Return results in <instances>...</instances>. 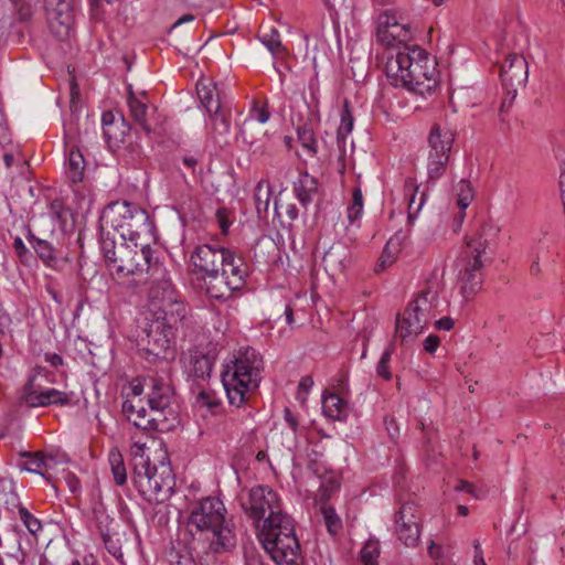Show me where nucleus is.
Returning <instances> with one entry per match:
<instances>
[{"label": "nucleus", "mask_w": 565, "mask_h": 565, "mask_svg": "<svg viewBox=\"0 0 565 565\" xmlns=\"http://www.w3.org/2000/svg\"><path fill=\"white\" fill-rule=\"evenodd\" d=\"M245 513L255 521L264 520L257 536L266 553L277 565H298L300 545L294 521L282 513L278 494L268 486L253 487L242 503Z\"/></svg>", "instance_id": "obj_1"}, {"label": "nucleus", "mask_w": 565, "mask_h": 565, "mask_svg": "<svg viewBox=\"0 0 565 565\" xmlns=\"http://www.w3.org/2000/svg\"><path fill=\"white\" fill-rule=\"evenodd\" d=\"M186 315L188 307L172 281L164 277L156 281L149 291V322L145 329L146 337L141 339L143 349L153 356L164 358Z\"/></svg>", "instance_id": "obj_2"}, {"label": "nucleus", "mask_w": 565, "mask_h": 565, "mask_svg": "<svg viewBox=\"0 0 565 565\" xmlns=\"http://www.w3.org/2000/svg\"><path fill=\"white\" fill-rule=\"evenodd\" d=\"M132 482L139 494L151 504L167 501L174 487V476L163 443L153 437L135 439L130 446Z\"/></svg>", "instance_id": "obj_3"}, {"label": "nucleus", "mask_w": 565, "mask_h": 565, "mask_svg": "<svg viewBox=\"0 0 565 565\" xmlns=\"http://www.w3.org/2000/svg\"><path fill=\"white\" fill-rule=\"evenodd\" d=\"M385 72L392 86L424 97L438 85L436 62L418 45L404 46L387 57Z\"/></svg>", "instance_id": "obj_4"}, {"label": "nucleus", "mask_w": 565, "mask_h": 565, "mask_svg": "<svg viewBox=\"0 0 565 565\" xmlns=\"http://www.w3.org/2000/svg\"><path fill=\"white\" fill-rule=\"evenodd\" d=\"M263 371L264 360L257 350L245 347L236 351L222 372V383L232 406L241 407L247 402L259 386Z\"/></svg>", "instance_id": "obj_5"}, {"label": "nucleus", "mask_w": 565, "mask_h": 565, "mask_svg": "<svg viewBox=\"0 0 565 565\" xmlns=\"http://www.w3.org/2000/svg\"><path fill=\"white\" fill-rule=\"evenodd\" d=\"M190 531L207 532L212 535L213 548L216 553L228 551L236 544L233 524L226 518V509L217 497H206L196 501L188 519Z\"/></svg>", "instance_id": "obj_6"}, {"label": "nucleus", "mask_w": 565, "mask_h": 565, "mask_svg": "<svg viewBox=\"0 0 565 565\" xmlns=\"http://www.w3.org/2000/svg\"><path fill=\"white\" fill-rule=\"evenodd\" d=\"M104 227L117 232L124 242L154 241V224L148 212L127 201H116L103 211Z\"/></svg>", "instance_id": "obj_7"}, {"label": "nucleus", "mask_w": 565, "mask_h": 565, "mask_svg": "<svg viewBox=\"0 0 565 565\" xmlns=\"http://www.w3.org/2000/svg\"><path fill=\"white\" fill-rule=\"evenodd\" d=\"M499 228L490 223L481 224L476 232L466 237V244L455 260V269L484 273L492 257L488 249L495 241Z\"/></svg>", "instance_id": "obj_8"}, {"label": "nucleus", "mask_w": 565, "mask_h": 565, "mask_svg": "<svg viewBox=\"0 0 565 565\" xmlns=\"http://www.w3.org/2000/svg\"><path fill=\"white\" fill-rule=\"evenodd\" d=\"M152 241L131 242L135 248L119 244L117 257L113 258L107 266L111 275L124 278L129 275H138L150 269L160 270L158 259L153 257V250L150 247Z\"/></svg>", "instance_id": "obj_9"}, {"label": "nucleus", "mask_w": 565, "mask_h": 565, "mask_svg": "<svg viewBox=\"0 0 565 565\" xmlns=\"http://www.w3.org/2000/svg\"><path fill=\"white\" fill-rule=\"evenodd\" d=\"M247 275L248 268L245 262L236 260L227 264V267L222 270L207 274L196 280L211 298L225 300L232 296L233 291L244 286Z\"/></svg>", "instance_id": "obj_10"}, {"label": "nucleus", "mask_w": 565, "mask_h": 565, "mask_svg": "<svg viewBox=\"0 0 565 565\" xmlns=\"http://www.w3.org/2000/svg\"><path fill=\"white\" fill-rule=\"evenodd\" d=\"M236 260H244L236 256L235 253L226 247L215 244L198 245L190 255L189 269L196 279L222 270Z\"/></svg>", "instance_id": "obj_11"}, {"label": "nucleus", "mask_w": 565, "mask_h": 565, "mask_svg": "<svg viewBox=\"0 0 565 565\" xmlns=\"http://www.w3.org/2000/svg\"><path fill=\"white\" fill-rule=\"evenodd\" d=\"M455 142V132L440 125L433 126L428 136L427 174L428 179H440L450 159V152Z\"/></svg>", "instance_id": "obj_12"}, {"label": "nucleus", "mask_w": 565, "mask_h": 565, "mask_svg": "<svg viewBox=\"0 0 565 565\" xmlns=\"http://www.w3.org/2000/svg\"><path fill=\"white\" fill-rule=\"evenodd\" d=\"M376 41L386 47L403 50L412 39V30L399 10H385L376 18Z\"/></svg>", "instance_id": "obj_13"}, {"label": "nucleus", "mask_w": 565, "mask_h": 565, "mask_svg": "<svg viewBox=\"0 0 565 565\" xmlns=\"http://www.w3.org/2000/svg\"><path fill=\"white\" fill-rule=\"evenodd\" d=\"M423 513L414 501H407L395 513L394 533L407 547H416L420 540Z\"/></svg>", "instance_id": "obj_14"}, {"label": "nucleus", "mask_w": 565, "mask_h": 565, "mask_svg": "<svg viewBox=\"0 0 565 565\" xmlns=\"http://www.w3.org/2000/svg\"><path fill=\"white\" fill-rule=\"evenodd\" d=\"M500 77L508 94L514 98L519 87L524 86L529 77L526 60L519 54H509L501 65Z\"/></svg>", "instance_id": "obj_15"}, {"label": "nucleus", "mask_w": 565, "mask_h": 565, "mask_svg": "<svg viewBox=\"0 0 565 565\" xmlns=\"http://www.w3.org/2000/svg\"><path fill=\"white\" fill-rule=\"evenodd\" d=\"M122 414L137 428L143 430L163 429L162 418L157 414L148 413L142 398H125L122 402Z\"/></svg>", "instance_id": "obj_16"}, {"label": "nucleus", "mask_w": 565, "mask_h": 565, "mask_svg": "<svg viewBox=\"0 0 565 565\" xmlns=\"http://www.w3.org/2000/svg\"><path fill=\"white\" fill-rule=\"evenodd\" d=\"M50 14V28L60 38L67 36L73 24L72 0H44Z\"/></svg>", "instance_id": "obj_17"}, {"label": "nucleus", "mask_w": 565, "mask_h": 565, "mask_svg": "<svg viewBox=\"0 0 565 565\" xmlns=\"http://www.w3.org/2000/svg\"><path fill=\"white\" fill-rule=\"evenodd\" d=\"M54 380L53 374H49L45 369L36 367L30 374L26 383L23 385L21 399L29 407H38L42 396L47 391L46 383H52Z\"/></svg>", "instance_id": "obj_18"}, {"label": "nucleus", "mask_w": 565, "mask_h": 565, "mask_svg": "<svg viewBox=\"0 0 565 565\" xmlns=\"http://www.w3.org/2000/svg\"><path fill=\"white\" fill-rule=\"evenodd\" d=\"M183 372L193 380H204L210 376L212 362L198 350L183 351L180 355Z\"/></svg>", "instance_id": "obj_19"}, {"label": "nucleus", "mask_w": 565, "mask_h": 565, "mask_svg": "<svg viewBox=\"0 0 565 565\" xmlns=\"http://www.w3.org/2000/svg\"><path fill=\"white\" fill-rule=\"evenodd\" d=\"M151 391L148 393V405L151 413L157 414V417L166 419L164 412L170 408L173 391L171 386L162 380L150 379Z\"/></svg>", "instance_id": "obj_20"}, {"label": "nucleus", "mask_w": 565, "mask_h": 565, "mask_svg": "<svg viewBox=\"0 0 565 565\" xmlns=\"http://www.w3.org/2000/svg\"><path fill=\"white\" fill-rule=\"evenodd\" d=\"M196 94L205 110L215 113L223 108L226 94L216 83L211 79L203 78L196 84Z\"/></svg>", "instance_id": "obj_21"}, {"label": "nucleus", "mask_w": 565, "mask_h": 565, "mask_svg": "<svg viewBox=\"0 0 565 565\" xmlns=\"http://www.w3.org/2000/svg\"><path fill=\"white\" fill-rule=\"evenodd\" d=\"M419 189L420 185L417 183L416 179L409 177L405 180L403 191L407 200L409 222H413L417 217L427 199V192L425 190L420 191Z\"/></svg>", "instance_id": "obj_22"}, {"label": "nucleus", "mask_w": 565, "mask_h": 565, "mask_svg": "<svg viewBox=\"0 0 565 565\" xmlns=\"http://www.w3.org/2000/svg\"><path fill=\"white\" fill-rule=\"evenodd\" d=\"M457 271V286L459 294L466 302L472 300L481 290L484 280V273H473L462 269Z\"/></svg>", "instance_id": "obj_23"}, {"label": "nucleus", "mask_w": 565, "mask_h": 565, "mask_svg": "<svg viewBox=\"0 0 565 565\" xmlns=\"http://www.w3.org/2000/svg\"><path fill=\"white\" fill-rule=\"evenodd\" d=\"M420 319H418L407 308L403 315H398L396 319V334L403 342H413L418 334L424 331Z\"/></svg>", "instance_id": "obj_24"}, {"label": "nucleus", "mask_w": 565, "mask_h": 565, "mask_svg": "<svg viewBox=\"0 0 565 565\" xmlns=\"http://www.w3.org/2000/svg\"><path fill=\"white\" fill-rule=\"evenodd\" d=\"M127 104L132 119L147 132L152 131V127L148 119L149 102L146 93L139 95L129 92Z\"/></svg>", "instance_id": "obj_25"}, {"label": "nucleus", "mask_w": 565, "mask_h": 565, "mask_svg": "<svg viewBox=\"0 0 565 565\" xmlns=\"http://www.w3.org/2000/svg\"><path fill=\"white\" fill-rule=\"evenodd\" d=\"M322 412L333 420H343L348 417L349 405L345 399L334 393L324 394L322 397Z\"/></svg>", "instance_id": "obj_26"}, {"label": "nucleus", "mask_w": 565, "mask_h": 565, "mask_svg": "<svg viewBox=\"0 0 565 565\" xmlns=\"http://www.w3.org/2000/svg\"><path fill=\"white\" fill-rule=\"evenodd\" d=\"M415 305L424 308L428 313L436 316L439 305V286L437 282H427V285L417 294L414 300Z\"/></svg>", "instance_id": "obj_27"}, {"label": "nucleus", "mask_w": 565, "mask_h": 565, "mask_svg": "<svg viewBox=\"0 0 565 565\" xmlns=\"http://www.w3.org/2000/svg\"><path fill=\"white\" fill-rule=\"evenodd\" d=\"M85 159L75 146L67 147L66 173L73 183L81 182L84 178Z\"/></svg>", "instance_id": "obj_28"}, {"label": "nucleus", "mask_w": 565, "mask_h": 565, "mask_svg": "<svg viewBox=\"0 0 565 565\" xmlns=\"http://www.w3.org/2000/svg\"><path fill=\"white\" fill-rule=\"evenodd\" d=\"M269 118L270 113L268 110L267 104L260 100H254L249 109L248 117L243 121V124L239 127V136L242 137L243 141L249 145L254 142L253 140L248 139L246 135L247 126L252 124L253 120H257L260 124H265L269 120Z\"/></svg>", "instance_id": "obj_29"}, {"label": "nucleus", "mask_w": 565, "mask_h": 565, "mask_svg": "<svg viewBox=\"0 0 565 565\" xmlns=\"http://www.w3.org/2000/svg\"><path fill=\"white\" fill-rule=\"evenodd\" d=\"M317 190V180L307 172L300 173L298 180L294 184L296 196L302 205H307L312 201Z\"/></svg>", "instance_id": "obj_30"}, {"label": "nucleus", "mask_w": 565, "mask_h": 565, "mask_svg": "<svg viewBox=\"0 0 565 565\" xmlns=\"http://www.w3.org/2000/svg\"><path fill=\"white\" fill-rule=\"evenodd\" d=\"M29 243L40 257V259L47 266H53L56 262L55 248L47 241L36 237L31 231L26 236Z\"/></svg>", "instance_id": "obj_31"}, {"label": "nucleus", "mask_w": 565, "mask_h": 565, "mask_svg": "<svg viewBox=\"0 0 565 565\" xmlns=\"http://www.w3.org/2000/svg\"><path fill=\"white\" fill-rule=\"evenodd\" d=\"M130 127L125 122L124 118H120L118 125L105 128V139L109 147L120 148L128 141Z\"/></svg>", "instance_id": "obj_32"}, {"label": "nucleus", "mask_w": 565, "mask_h": 565, "mask_svg": "<svg viewBox=\"0 0 565 565\" xmlns=\"http://www.w3.org/2000/svg\"><path fill=\"white\" fill-rule=\"evenodd\" d=\"M364 198L360 185L352 190V200L347 207V218L350 225L360 227V221L363 215Z\"/></svg>", "instance_id": "obj_33"}, {"label": "nucleus", "mask_w": 565, "mask_h": 565, "mask_svg": "<svg viewBox=\"0 0 565 565\" xmlns=\"http://www.w3.org/2000/svg\"><path fill=\"white\" fill-rule=\"evenodd\" d=\"M73 397V392H66L54 387H49L47 391L42 396V399L39 402L40 404L38 405V407L67 406L72 403Z\"/></svg>", "instance_id": "obj_34"}, {"label": "nucleus", "mask_w": 565, "mask_h": 565, "mask_svg": "<svg viewBox=\"0 0 565 565\" xmlns=\"http://www.w3.org/2000/svg\"><path fill=\"white\" fill-rule=\"evenodd\" d=\"M108 462L113 473L114 482L124 486L127 481V471L124 457L118 448H111L108 454Z\"/></svg>", "instance_id": "obj_35"}, {"label": "nucleus", "mask_w": 565, "mask_h": 565, "mask_svg": "<svg viewBox=\"0 0 565 565\" xmlns=\"http://www.w3.org/2000/svg\"><path fill=\"white\" fill-rule=\"evenodd\" d=\"M209 122L210 126V134L213 137L217 136H226L230 132L231 129V121L230 117L225 114L223 108L220 110H216L215 113H209Z\"/></svg>", "instance_id": "obj_36"}, {"label": "nucleus", "mask_w": 565, "mask_h": 565, "mask_svg": "<svg viewBox=\"0 0 565 565\" xmlns=\"http://www.w3.org/2000/svg\"><path fill=\"white\" fill-rule=\"evenodd\" d=\"M271 196V186L267 180H260L254 190V201L257 213L266 212Z\"/></svg>", "instance_id": "obj_37"}, {"label": "nucleus", "mask_w": 565, "mask_h": 565, "mask_svg": "<svg viewBox=\"0 0 565 565\" xmlns=\"http://www.w3.org/2000/svg\"><path fill=\"white\" fill-rule=\"evenodd\" d=\"M297 134L298 140L306 153L310 157L316 156L318 151V142L313 129L307 125H303L298 128Z\"/></svg>", "instance_id": "obj_38"}, {"label": "nucleus", "mask_w": 565, "mask_h": 565, "mask_svg": "<svg viewBox=\"0 0 565 565\" xmlns=\"http://www.w3.org/2000/svg\"><path fill=\"white\" fill-rule=\"evenodd\" d=\"M109 227H104L102 225V236H100V249L104 255L106 266L110 264L113 258L117 257L119 245H117L114 237H110V233L108 232Z\"/></svg>", "instance_id": "obj_39"}, {"label": "nucleus", "mask_w": 565, "mask_h": 565, "mask_svg": "<svg viewBox=\"0 0 565 565\" xmlns=\"http://www.w3.org/2000/svg\"><path fill=\"white\" fill-rule=\"evenodd\" d=\"M339 488L340 480L338 476H324L320 482L317 500L324 504Z\"/></svg>", "instance_id": "obj_40"}, {"label": "nucleus", "mask_w": 565, "mask_h": 565, "mask_svg": "<svg viewBox=\"0 0 565 565\" xmlns=\"http://www.w3.org/2000/svg\"><path fill=\"white\" fill-rule=\"evenodd\" d=\"M457 206L465 211L473 200V190L470 182L460 180L456 185Z\"/></svg>", "instance_id": "obj_41"}, {"label": "nucleus", "mask_w": 565, "mask_h": 565, "mask_svg": "<svg viewBox=\"0 0 565 565\" xmlns=\"http://www.w3.org/2000/svg\"><path fill=\"white\" fill-rule=\"evenodd\" d=\"M380 553V542L377 540H369L361 550V561L364 565H379Z\"/></svg>", "instance_id": "obj_42"}, {"label": "nucleus", "mask_w": 565, "mask_h": 565, "mask_svg": "<svg viewBox=\"0 0 565 565\" xmlns=\"http://www.w3.org/2000/svg\"><path fill=\"white\" fill-rule=\"evenodd\" d=\"M18 514L21 522L28 529V531L35 535L38 532L42 530L41 521L35 518L25 507L20 505L18 509Z\"/></svg>", "instance_id": "obj_43"}, {"label": "nucleus", "mask_w": 565, "mask_h": 565, "mask_svg": "<svg viewBox=\"0 0 565 565\" xmlns=\"http://www.w3.org/2000/svg\"><path fill=\"white\" fill-rule=\"evenodd\" d=\"M327 530L330 534L335 535L342 527L340 518L337 515L332 507L323 505L321 508Z\"/></svg>", "instance_id": "obj_44"}, {"label": "nucleus", "mask_w": 565, "mask_h": 565, "mask_svg": "<svg viewBox=\"0 0 565 565\" xmlns=\"http://www.w3.org/2000/svg\"><path fill=\"white\" fill-rule=\"evenodd\" d=\"M260 41L274 55L282 51L280 35L274 28H271L269 32H263L260 35Z\"/></svg>", "instance_id": "obj_45"}, {"label": "nucleus", "mask_w": 565, "mask_h": 565, "mask_svg": "<svg viewBox=\"0 0 565 565\" xmlns=\"http://www.w3.org/2000/svg\"><path fill=\"white\" fill-rule=\"evenodd\" d=\"M196 404L216 413L221 407V401L213 391H201L196 396Z\"/></svg>", "instance_id": "obj_46"}, {"label": "nucleus", "mask_w": 565, "mask_h": 565, "mask_svg": "<svg viewBox=\"0 0 565 565\" xmlns=\"http://www.w3.org/2000/svg\"><path fill=\"white\" fill-rule=\"evenodd\" d=\"M24 457L25 470L42 475V469L46 467V457L42 452L28 454Z\"/></svg>", "instance_id": "obj_47"}, {"label": "nucleus", "mask_w": 565, "mask_h": 565, "mask_svg": "<svg viewBox=\"0 0 565 565\" xmlns=\"http://www.w3.org/2000/svg\"><path fill=\"white\" fill-rule=\"evenodd\" d=\"M353 116L349 108L348 102L344 103V107L341 113V122L338 128V137L345 138L353 129Z\"/></svg>", "instance_id": "obj_48"}, {"label": "nucleus", "mask_w": 565, "mask_h": 565, "mask_svg": "<svg viewBox=\"0 0 565 565\" xmlns=\"http://www.w3.org/2000/svg\"><path fill=\"white\" fill-rule=\"evenodd\" d=\"M391 358H392V350L386 349L382 353L381 359L376 365L377 375L385 381H390L392 379V372L390 369Z\"/></svg>", "instance_id": "obj_49"}, {"label": "nucleus", "mask_w": 565, "mask_h": 565, "mask_svg": "<svg viewBox=\"0 0 565 565\" xmlns=\"http://www.w3.org/2000/svg\"><path fill=\"white\" fill-rule=\"evenodd\" d=\"M216 222L221 228V233L226 235L228 233L230 226L232 224V213L226 207H220L215 213Z\"/></svg>", "instance_id": "obj_50"}, {"label": "nucleus", "mask_w": 565, "mask_h": 565, "mask_svg": "<svg viewBox=\"0 0 565 565\" xmlns=\"http://www.w3.org/2000/svg\"><path fill=\"white\" fill-rule=\"evenodd\" d=\"M13 248L20 262L26 264L31 257V254L21 237L14 238Z\"/></svg>", "instance_id": "obj_51"}, {"label": "nucleus", "mask_w": 565, "mask_h": 565, "mask_svg": "<svg viewBox=\"0 0 565 565\" xmlns=\"http://www.w3.org/2000/svg\"><path fill=\"white\" fill-rule=\"evenodd\" d=\"M406 308L411 312H413L418 319H420L425 328L429 323L430 319L434 317L433 315L428 313V311H426L424 308L418 307L412 301L408 303Z\"/></svg>", "instance_id": "obj_52"}, {"label": "nucleus", "mask_w": 565, "mask_h": 565, "mask_svg": "<svg viewBox=\"0 0 565 565\" xmlns=\"http://www.w3.org/2000/svg\"><path fill=\"white\" fill-rule=\"evenodd\" d=\"M103 541L105 544V547L107 551L115 556L116 558H119L122 556L121 548L118 546L117 542H115L108 534L103 533Z\"/></svg>", "instance_id": "obj_53"}, {"label": "nucleus", "mask_w": 565, "mask_h": 565, "mask_svg": "<svg viewBox=\"0 0 565 565\" xmlns=\"http://www.w3.org/2000/svg\"><path fill=\"white\" fill-rule=\"evenodd\" d=\"M284 419L287 423L288 427L297 434L299 430V418L298 416L288 407L284 409Z\"/></svg>", "instance_id": "obj_54"}, {"label": "nucleus", "mask_w": 565, "mask_h": 565, "mask_svg": "<svg viewBox=\"0 0 565 565\" xmlns=\"http://www.w3.org/2000/svg\"><path fill=\"white\" fill-rule=\"evenodd\" d=\"M440 344V339L438 335L429 334L424 341V349L428 353H435Z\"/></svg>", "instance_id": "obj_55"}, {"label": "nucleus", "mask_w": 565, "mask_h": 565, "mask_svg": "<svg viewBox=\"0 0 565 565\" xmlns=\"http://www.w3.org/2000/svg\"><path fill=\"white\" fill-rule=\"evenodd\" d=\"M50 213L57 220H61L65 213L63 203L58 200L53 201L50 206Z\"/></svg>", "instance_id": "obj_56"}, {"label": "nucleus", "mask_w": 565, "mask_h": 565, "mask_svg": "<svg viewBox=\"0 0 565 565\" xmlns=\"http://www.w3.org/2000/svg\"><path fill=\"white\" fill-rule=\"evenodd\" d=\"M454 320L450 317H444L435 322V328L440 331H449L454 328Z\"/></svg>", "instance_id": "obj_57"}, {"label": "nucleus", "mask_w": 565, "mask_h": 565, "mask_svg": "<svg viewBox=\"0 0 565 565\" xmlns=\"http://www.w3.org/2000/svg\"><path fill=\"white\" fill-rule=\"evenodd\" d=\"M473 548H475V556H473L475 565H487L479 541H475Z\"/></svg>", "instance_id": "obj_58"}, {"label": "nucleus", "mask_w": 565, "mask_h": 565, "mask_svg": "<svg viewBox=\"0 0 565 565\" xmlns=\"http://www.w3.org/2000/svg\"><path fill=\"white\" fill-rule=\"evenodd\" d=\"M456 490L457 491H465V492L470 493L475 498H479V495L476 492V487L472 483H470V482L460 480L458 482V484L456 486Z\"/></svg>", "instance_id": "obj_59"}, {"label": "nucleus", "mask_w": 565, "mask_h": 565, "mask_svg": "<svg viewBox=\"0 0 565 565\" xmlns=\"http://www.w3.org/2000/svg\"><path fill=\"white\" fill-rule=\"evenodd\" d=\"M143 386L140 383H131L130 393L126 394V398H141Z\"/></svg>", "instance_id": "obj_60"}, {"label": "nucleus", "mask_w": 565, "mask_h": 565, "mask_svg": "<svg viewBox=\"0 0 565 565\" xmlns=\"http://www.w3.org/2000/svg\"><path fill=\"white\" fill-rule=\"evenodd\" d=\"M44 359L47 363H50L51 366L57 367L63 364V359L57 353H46L44 355Z\"/></svg>", "instance_id": "obj_61"}, {"label": "nucleus", "mask_w": 565, "mask_h": 565, "mask_svg": "<svg viewBox=\"0 0 565 565\" xmlns=\"http://www.w3.org/2000/svg\"><path fill=\"white\" fill-rule=\"evenodd\" d=\"M103 129L108 128L110 126L118 125V121H115V115L111 111H106L102 116Z\"/></svg>", "instance_id": "obj_62"}, {"label": "nucleus", "mask_w": 565, "mask_h": 565, "mask_svg": "<svg viewBox=\"0 0 565 565\" xmlns=\"http://www.w3.org/2000/svg\"><path fill=\"white\" fill-rule=\"evenodd\" d=\"M465 211L459 210L458 214L454 217L451 227L454 232H458L462 225V222L465 220Z\"/></svg>", "instance_id": "obj_63"}, {"label": "nucleus", "mask_w": 565, "mask_h": 565, "mask_svg": "<svg viewBox=\"0 0 565 565\" xmlns=\"http://www.w3.org/2000/svg\"><path fill=\"white\" fill-rule=\"evenodd\" d=\"M71 565H98L93 555L85 556L82 561L75 559Z\"/></svg>", "instance_id": "obj_64"}]
</instances>
